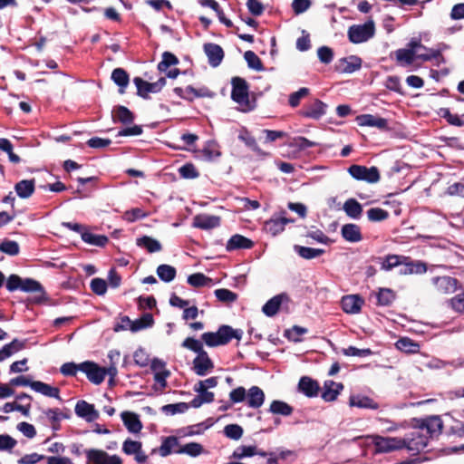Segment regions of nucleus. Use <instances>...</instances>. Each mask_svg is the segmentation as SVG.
<instances>
[{
  "label": "nucleus",
  "mask_w": 464,
  "mask_h": 464,
  "mask_svg": "<svg viewBox=\"0 0 464 464\" xmlns=\"http://www.w3.org/2000/svg\"><path fill=\"white\" fill-rule=\"evenodd\" d=\"M243 332L239 329H233L228 325H222L217 332H207L201 335L202 341L209 347L225 345L233 338L240 340Z\"/></svg>",
  "instance_id": "1"
},
{
  "label": "nucleus",
  "mask_w": 464,
  "mask_h": 464,
  "mask_svg": "<svg viewBox=\"0 0 464 464\" xmlns=\"http://www.w3.org/2000/svg\"><path fill=\"white\" fill-rule=\"evenodd\" d=\"M231 98L243 111L251 109L249 102V86L246 81L240 77H234L231 81Z\"/></svg>",
  "instance_id": "2"
},
{
  "label": "nucleus",
  "mask_w": 464,
  "mask_h": 464,
  "mask_svg": "<svg viewBox=\"0 0 464 464\" xmlns=\"http://www.w3.org/2000/svg\"><path fill=\"white\" fill-rule=\"evenodd\" d=\"M5 287L10 292L21 290L24 292H39L44 294L43 287L39 282L31 278L23 279L17 275H11L6 279Z\"/></svg>",
  "instance_id": "3"
},
{
  "label": "nucleus",
  "mask_w": 464,
  "mask_h": 464,
  "mask_svg": "<svg viewBox=\"0 0 464 464\" xmlns=\"http://www.w3.org/2000/svg\"><path fill=\"white\" fill-rule=\"evenodd\" d=\"M395 56L399 64L401 66H407L411 65L416 59H420L422 61L437 59L440 56V52L439 50H429V53L415 54L411 50L401 48L395 52Z\"/></svg>",
  "instance_id": "4"
},
{
  "label": "nucleus",
  "mask_w": 464,
  "mask_h": 464,
  "mask_svg": "<svg viewBox=\"0 0 464 464\" xmlns=\"http://www.w3.org/2000/svg\"><path fill=\"white\" fill-rule=\"evenodd\" d=\"M375 26L373 21L370 20L363 24L352 25L348 29V38L353 44H361L373 37Z\"/></svg>",
  "instance_id": "5"
},
{
  "label": "nucleus",
  "mask_w": 464,
  "mask_h": 464,
  "mask_svg": "<svg viewBox=\"0 0 464 464\" xmlns=\"http://www.w3.org/2000/svg\"><path fill=\"white\" fill-rule=\"evenodd\" d=\"M376 453H388L404 449L405 440L398 437H382L375 435L372 437Z\"/></svg>",
  "instance_id": "6"
},
{
  "label": "nucleus",
  "mask_w": 464,
  "mask_h": 464,
  "mask_svg": "<svg viewBox=\"0 0 464 464\" xmlns=\"http://www.w3.org/2000/svg\"><path fill=\"white\" fill-rule=\"evenodd\" d=\"M349 174L357 180L376 183L380 180L379 169L376 167L367 168L361 165H352L348 169Z\"/></svg>",
  "instance_id": "7"
},
{
  "label": "nucleus",
  "mask_w": 464,
  "mask_h": 464,
  "mask_svg": "<svg viewBox=\"0 0 464 464\" xmlns=\"http://www.w3.org/2000/svg\"><path fill=\"white\" fill-rule=\"evenodd\" d=\"M87 464H122L121 459L117 455H109L102 450L90 449L84 451Z\"/></svg>",
  "instance_id": "8"
},
{
  "label": "nucleus",
  "mask_w": 464,
  "mask_h": 464,
  "mask_svg": "<svg viewBox=\"0 0 464 464\" xmlns=\"http://www.w3.org/2000/svg\"><path fill=\"white\" fill-rule=\"evenodd\" d=\"M122 452L128 456H133L139 464H144L148 461V456L142 450V443L139 440L126 439L122 443Z\"/></svg>",
  "instance_id": "9"
},
{
  "label": "nucleus",
  "mask_w": 464,
  "mask_h": 464,
  "mask_svg": "<svg viewBox=\"0 0 464 464\" xmlns=\"http://www.w3.org/2000/svg\"><path fill=\"white\" fill-rule=\"evenodd\" d=\"M405 440V447L409 451L419 452L424 450L429 441V436L425 434L420 429L412 431L409 436L403 438Z\"/></svg>",
  "instance_id": "10"
},
{
  "label": "nucleus",
  "mask_w": 464,
  "mask_h": 464,
  "mask_svg": "<svg viewBox=\"0 0 464 464\" xmlns=\"http://www.w3.org/2000/svg\"><path fill=\"white\" fill-rule=\"evenodd\" d=\"M133 82L137 87V93L142 98H148L149 94L159 92L166 84L165 78H160L155 82H148L140 77H135Z\"/></svg>",
  "instance_id": "11"
},
{
  "label": "nucleus",
  "mask_w": 464,
  "mask_h": 464,
  "mask_svg": "<svg viewBox=\"0 0 464 464\" xmlns=\"http://www.w3.org/2000/svg\"><path fill=\"white\" fill-rule=\"evenodd\" d=\"M81 372H84L88 380L94 384H101L106 376V368L89 361L82 362Z\"/></svg>",
  "instance_id": "12"
},
{
  "label": "nucleus",
  "mask_w": 464,
  "mask_h": 464,
  "mask_svg": "<svg viewBox=\"0 0 464 464\" xmlns=\"http://www.w3.org/2000/svg\"><path fill=\"white\" fill-rule=\"evenodd\" d=\"M431 283L436 291L441 295L452 294L459 288V281L448 276L432 277Z\"/></svg>",
  "instance_id": "13"
},
{
  "label": "nucleus",
  "mask_w": 464,
  "mask_h": 464,
  "mask_svg": "<svg viewBox=\"0 0 464 464\" xmlns=\"http://www.w3.org/2000/svg\"><path fill=\"white\" fill-rule=\"evenodd\" d=\"M214 368V363L206 351L198 353L193 360V371L198 376H205Z\"/></svg>",
  "instance_id": "14"
},
{
  "label": "nucleus",
  "mask_w": 464,
  "mask_h": 464,
  "mask_svg": "<svg viewBox=\"0 0 464 464\" xmlns=\"http://www.w3.org/2000/svg\"><path fill=\"white\" fill-rule=\"evenodd\" d=\"M427 272V265L420 260H412L407 256V261L401 262L399 274L401 276L422 275Z\"/></svg>",
  "instance_id": "15"
},
{
  "label": "nucleus",
  "mask_w": 464,
  "mask_h": 464,
  "mask_svg": "<svg viewBox=\"0 0 464 464\" xmlns=\"http://www.w3.org/2000/svg\"><path fill=\"white\" fill-rule=\"evenodd\" d=\"M362 59L356 55H350L348 57H344L339 59L335 68L336 71L341 73H353L362 67Z\"/></svg>",
  "instance_id": "16"
},
{
  "label": "nucleus",
  "mask_w": 464,
  "mask_h": 464,
  "mask_svg": "<svg viewBox=\"0 0 464 464\" xmlns=\"http://www.w3.org/2000/svg\"><path fill=\"white\" fill-rule=\"evenodd\" d=\"M356 121L360 126L373 127L381 130H389L388 121L376 115L362 114L357 116Z\"/></svg>",
  "instance_id": "17"
},
{
  "label": "nucleus",
  "mask_w": 464,
  "mask_h": 464,
  "mask_svg": "<svg viewBox=\"0 0 464 464\" xmlns=\"http://www.w3.org/2000/svg\"><path fill=\"white\" fill-rule=\"evenodd\" d=\"M363 304L364 300L358 295H345L341 300L343 310L351 314H359Z\"/></svg>",
  "instance_id": "18"
},
{
  "label": "nucleus",
  "mask_w": 464,
  "mask_h": 464,
  "mask_svg": "<svg viewBox=\"0 0 464 464\" xmlns=\"http://www.w3.org/2000/svg\"><path fill=\"white\" fill-rule=\"evenodd\" d=\"M220 225V218L218 216L209 214H198L193 218V227L204 230L218 227Z\"/></svg>",
  "instance_id": "19"
},
{
  "label": "nucleus",
  "mask_w": 464,
  "mask_h": 464,
  "mask_svg": "<svg viewBox=\"0 0 464 464\" xmlns=\"http://www.w3.org/2000/svg\"><path fill=\"white\" fill-rule=\"evenodd\" d=\"M74 411L77 416L85 419L87 421H93L99 418V413L94 406L85 401H79Z\"/></svg>",
  "instance_id": "20"
},
{
  "label": "nucleus",
  "mask_w": 464,
  "mask_h": 464,
  "mask_svg": "<svg viewBox=\"0 0 464 464\" xmlns=\"http://www.w3.org/2000/svg\"><path fill=\"white\" fill-rule=\"evenodd\" d=\"M179 448L178 438L174 436L165 437L159 449H153L151 454L159 452L161 457H167L171 453H176V450Z\"/></svg>",
  "instance_id": "21"
},
{
  "label": "nucleus",
  "mask_w": 464,
  "mask_h": 464,
  "mask_svg": "<svg viewBox=\"0 0 464 464\" xmlns=\"http://www.w3.org/2000/svg\"><path fill=\"white\" fill-rule=\"evenodd\" d=\"M343 389V385L341 382H335L331 380L325 381L321 395L322 399L325 401H334L337 399Z\"/></svg>",
  "instance_id": "22"
},
{
  "label": "nucleus",
  "mask_w": 464,
  "mask_h": 464,
  "mask_svg": "<svg viewBox=\"0 0 464 464\" xmlns=\"http://www.w3.org/2000/svg\"><path fill=\"white\" fill-rule=\"evenodd\" d=\"M204 51L211 66L217 67L221 63L224 58V52L219 45L216 44H206L204 45Z\"/></svg>",
  "instance_id": "23"
},
{
  "label": "nucleus",
  "mask_w": 464,
  "mask_h": 464,
  "mask_svg": "<svg viewBox=\"0 0 464 464\" xmlns=\"http://www.w3.org/2000/svg\"><path fill=\"white\" fill-rule=\"evenodd\" d=\"M298 389L305 396L313 398L318 395L320 387L316 381L308 376H304L299 381Z\"/></svg>",
  "instance_id": "24"
},
{
  "label": "nucleus",
  "mask_w": 464,
  "mask_h": 464,
  "mask_svg": "<svg viewBox=\"0 0 464 464\" xmlns=\"http://www.w3.org/2000/svg\"><path fill=\"white\" fill-rule=\"evenodd\" d=\"M325 103L319 100H315L313 103L302 110L301 115L305 118L318 120L325 114Z\"/></svg>",
  "instance_id": "25"
},
{
  "label": "nucleus",
  "mask_w": 464,
  "mask_h": 464,
  "mask_svg": "<svg viewBox=\"0 0 464 464\" xmlns=\"http://www.w3.org/2000/svg\"><path fill=\"white\" fill-rule=\"evenodd\" d=\"M121 416L125 427L130 432L139 433L141 430L142 423L136 413L123 411Z\"/></svg>",
  "instance_id": "26"
},
{
  "label": "nucleus",
  "mask_w": 464,
  "mask_h": 464,
  "mask_svg": "<svg viewBox=\"0 0 464 464\" xmlns=\"http://www.w3.org/2000/svg\"><path fill=\"white\" fill-rule=\"evenodd\" d=\"M32 390L39 392L46 397L61 400L60 390L57 387L51 386L40 381H33L31 384Z\"/></svg>",
  "instance_id": "27"
},
{
  "label": "nucleus",
  "mask_w": 464,
  "mask_h": 464,
  "mask_svg": "<svg viewBox=\"0 0 464 464\" xmlns=\"http://www.w3.org/2000/svg\"><path fill=\"white\" fill-rule=\"evenodd\" d=\"M253 246V242L242 236V235H239V234H236L234 236H232L230 237V239L227 241V245H226V249L227 251H233V250H236V249H248V248H251Z\"/></svg>",
  "instance_id": "28"
},
{
  "label": "nucleus",
  "mask_w": 464,
  "mask_h": 464,
  "mask_svg": "<svg viewBox=\"0 0 464 464\" xmlns=\"http://www.w3.org/2000/svg\"><path fill=\"white\" fill-rule=\"evenodd\" d=\"M247 405L250 408H260L265 401V393L257 386H252L247 392Z\"/></svg>",
  "instance_id": "29"
},
{
  "label": "nucleus",
  "mask_w": 464,
  "mask_h": 464,
  "mask_svg": "<svg viewBox=\"0 0 464 464\" xmlns=\"http://www.w3.org/2000/svg\"><path fill=\"white\" fill-rule=\"evenodd\" d=\"M341 233L343 237L348 242H359L362 239L361 228L355 224H345L342 227Z\"/></svg>",
  "instance_id": "30"
},
{
  "label": "nucleus",
  "mask_w": 464,
  "mask_h": 464,
  "mask_svg": "<svg viewBox=\"0 0 464 464\" xmlns=\"http://www.w3.org/2000/svg\"><path fill=\"white\" fill-rule=\"evenodd\" d=\"M349 405L351 407L372 410H376L379 407L376 401L364 395H352L349 399Z\"/></svg>",
  "instance_id": "31"
},
{
  "label": "nucleus",
  "mask_w": 464,
  "mask_h": 464,
  "mask_svg": "<svg viewBox=\"0 0 464 464\" xmlns=\"http://www.w3.org/2000/svg\"><path fill=\"white\" fill-rule=\"evenodd\" d=\"M293 222L285 218H271L265 223V229L272 236H276L283 232L286 224Z\"/></svg>",
  "instance_id": "32"
},
{
  "label": "nucleus",
  "mask_w": 464,
  "mask_h": 464,
  "mask_svg": "<svg viewBox=\"0 0 464 464\" xmlns=\"http://www.w3.org/2000/svg\"><path fill=\"white\" fill-rule=\"evenodd\" d=\"M420 429L427 434V436H432L433 434L440 432L442 429V421L437 416L430 417L422 422Z\"/></svg>",
  "instance_id": "33"
},
{
  "label": "nucleus",
  "mask_w": 464,
  "mask_h": 464,
  "mask_svg": "<svg viewBox=\"0 0 464 464\" xmlns=\"http://www.w3.org/2000/svg\"><path fill=\"white\" fill-rule=\"evenodd\" d=\"M407 261L406 256L401 255H387L380 258L381 269L383 271H391L401 266V262Z\"/></svg>",
  "instance_id": "34"
},
{
  "label": "nucleus",
  "mask_w": 464,
  "mask_h": 464,
  "mask_svg": "<svg viewBox=\"0 0 464 464\" xmlns=\"http://www.w3.org/2000/svg\"><path fill=\"white\" fill-rule=\"evenodd\" d=\"M34 179H23L15 184L14 190L19 198H28L34 192Z\"/></svg>",
  "instance_id": "35"
},
{
  "label": "nucleus",
  "mask_w": 464,
  "mask_h": 464,
  "mask_svg": "<svg viewBox=\"0 0 464 464\" xmlns=\"http://www.w3.org/2000/svg\"><path fill=\"white\" fill-rule=\"evenodd\" d=\"M287 300L285 295H277L268 300L263 306L262 311L267 316H274L279 310L283 301Z\"/></svg>",
  "instance_id": "36"
},
{
  "label": "nucleus",
  "mask_w": 464,
  "mask_h": 464,
  "mask_svg": "<svg viewBox=\"0 0 464 464\" xmlns=\"http://www.w3.org/2000/svg\"><path fill=\"white\" fill-rule=\"evenodd\" d=\"M343 209L349 218L353 219H359L362 214V205L354 198L347 199Z\"/></svg>",
  "instance_id": "37"
},
{
  "label": "nucleus",
  "mask_w": 464,
  "mask_h": 464,
  "mask_svg": "<svg viewBox=\"0 0 464 464\" xmlns=\"http://www.w3.org/2000/svg\"><path fill=\"white\" fill-rule=\"evenodd\" d=\"M395 346L398 350L405 353H418L420 352V344L409 337H401L396 343Z\"/></svg>",
  "instance_id": "38"
},
{
  "label": "nucleus",
  "mask_w": 464,
  "mask_h": 464,
  "mask_svg": "<svg viewBox=\"0 0 464 464\" xmlns=\"http://www.w3.org/2000/svg\"><path fill=\"white\" fill-rule=\"evenodd\" d=\"M255 455H260L262 457H266V453L264 451L258 450L256 446H252V445L251 446H239L234 450L232 457L234 459H244L246 457H252Z\"/></svg>",
  "instance_id": "39"
},
{
  "label": "nucleus",
  "mask_w": 464,
  "mask_h": 464,
  "mask_svg": "<svg viewBox=\"0 0 464 464\" xmlns=\"http://www.w3.org/2000/svg\"><path fill=\"white\" fill-rule=\"evenodd\" d=\"M132 112L125 106H117L112 111V119L114 121H120L128 124L133 121Z\"/></svg>",
  "instance_id": "40"
},
{
  "label": "nucleus",
  "mask_w": 464,
  "mask_h": 464,
  "mask_svg": "<svg viewBox=\"0 0 464 464\" xmlns=\"http://www.w3.org/2000/svg\"><path fill=\"white\" fill-rule=\"evenodd\" d=\"M136 244L138 246L147 249L149 253L159 252L162 248L161 244L158 240L148 236L137 238Z\"/></svg>",
  "instance_id": "41"
},
{
  "label": "nucleus",
  "mask_w": 464,
  "mask_h": 464,
  "mask_svg": "<svg viewBox=\"0 0 464 464\" xmlns=\"http://www.w3.org/2000/svg\"><path fill=\"white\" fill-rule=\"evenodd\" d=\"M111 79L120 87V92L124 93L130 80L126 71L121 68L114 69L111 72Z\"/></svg>",
  "instance_id": "42"
},
{
  "label": "nucleus",
  "mask_w": 464,
  "mask_h": 464,
  "mask_svg": "<svg viewBox=\"0 0 464 464\" xmlns=\"http://www.w3.org/2000/svg\"><path fill=\"white\" fill-rule=\"evenodd\" d=\"M204 452V449L201 444L198 442H190L187 443L183 446H180L178 450H176L177 454H186L190 457H198Z\"/></svg>",
  "instance_id": "43"
},
{
  "label": "nucleus",
  "mask_w": 464,
  "mask_h": 464,
  "mask_svg": "<svg viewBox=\"0 0 464 464\" xmlns=\"http://www.w3.org/2000/svg\"><path fill=\"white\" fill-rule=\"evenodd\" d=\"M154 323L153 316L151 314H145L140 318L131 321L130 331L135 333L145 328L152 326Z\"/></svg>",
  "instance_id": "44"
},
{
  "label": "nucleus",
  "mask_w": 464,
  "mask_h": 464,
  "mask_svg": "<svg viewBox=\"0 0 464 464\" xmlns=\"http://www.w3.org/2000/svg\"><path fill=\"white\" fill-rule=\"evenodd\" d=\"M24 342L14 339L10 343L2 347V360L8 358L24 348Z\"/></svg>",
  "instance_id": "45"
},
{
  "label": "nucleus",
  "mask_w": 464,
  "mask_h": 464,
  "mask_svg": "<svg viewBox=\"0 0 464 464\" xmlns=\"http://www.w3.org/2000/svg\"><path fill=\"white\" fill-rule=\"evenodd\" d=\"M295 251L304 259H313L324 253V250L321 248H313L302 246H295Z\"/></svg>",
  "instance_id": "46"
},
{
  "label": "nucleus",
  "mask_w": 464,
  "mask_h": 464,
  "mask_svg": "<svg viewBox=\"0 0 464 464\" xmlns=\"http://www.w3.org/2000/svg\"><path fill=\"white\" fill-rule=\"evenodd\" d=\"M269 411L273 414L289 416L293 412V408L283 401L276 400L271 402Z\"/></svg>",
  "instance_id": "47"
},
{
  "label": "nucleus",
  "mask_w": 464,
  "mask_h": 464,
  "mask_svg": "<svg viewBox=\"0 0 464 464\" xmlns=\"http://www.w3.org/2000/svg\"><path fill=\"white\" fill-rule=\"evenodd\" d=\"M82 239L90 245L103 246L108 242L106 236L95 235L88 231L82 232Z\"/></svg>",
  "instance_id": "48"
},
{
  "label": "nucleus",
  "mask_w": 464,
  "mask_h": 464,
  "mask_svg": "<svg viewBox=\"0 0 464 464\" xmlns=\"http://www.w3.org/2000/svg\"><path fill=\"white\" fill-rule=\"evenodd\" d=\"M31 404L30 401H28L26 404H19L17 401L13 402H6L2 410L5 413L12 412L14 411H20L23 415L28 416L30 412Z\"/></svg>",
  "instance_id": "49"
},
{
  "label": "nucleus",
  "mask_w": 464,
  "mask_h": 464,
  "mask_svg": "<svg viewBox=\"0 0 464 464\" xmlns=\"http://www.w3.org/2000/svg\"><path fill=\"white\" fill-rule=\"evenodd\" d=\"M238 139L242 140L247 147H249L252 150H254L258 155H266L262 150L258 147L256 140L254 137L250 135V133L244 130H242L239 135Z\"/></svg>",
  "instance_id": "50"
},
{
  "label": "nucleus",
  "mask_w": 464,
  "mask_h": 464,
  "mask_svg": "<svg viewBox=\"0 0 464 464\" xmlns=\"http://www.w3.org/2000/svg\"><path fill=\"white\" fill-rule=\"evenodd\" d=\"M157 275L162 281L169 283L175 278L176 269L169 265H160L157 268Z\"/></svg>",
  "instance_id": "51"
},
{
  "label": "nucleus",
  "mask_w": 464,
  "mask_h": 464,
  "mask_svg": "<svg viewBox=\"0 0 464 464\" xmlns=\"http://www.w3.org/2000/svg\"><path fill=\"white\" fill-rule=\"evenodd\" d=\"M244 58L249 68L257 72L264 70L261 59L253 51H246L244 53Z\"/></svg>",
  "instance_id": "52"
},
{
  "label": "nucleus",
  "mask_w": 464,
  "mask_h": 464,
  "mask_svg": "<svg viewBox=\"0 0 464 464\" xmlns=\"http://www.w3.org/2000/svg\"><path fill=\"white\" fill-rule=\"evenodd\" d=\"M2 151L7 154L11 163L19 164L21 162V158L14 151V146L9 140L2 138Z\"/></svg>",
  "instance_id": "53"
},
{
  "label": "nucleus",
  "mask_w": 464,
  "mask_h": 464,
  "mask_svg": "<svg viewBox=\"0 0 464 464\" xmlns=\"http://www.w3.org/2000/svg\"><path fill=\"white\" fill-rule=\"evenodd\" d=\"M395 293L390 288H381L377 294L380 305H390L395 299Z\"/></svg>",
  "instance_id": "54"
},
{
  "label": "nucleus",
  "mask_w": 464,
  "mask_h": 464,
  "mask_svg": "<svg viewBox=\"0 0 464 464\" xmlns=\"http://www.w3.org/2000/svg\"><path fill=\"white\" fill-rule=\"evenodd\" d=\"M215 296L218 301L226 304L233 303L237 300V295L228 289L220 288L215 291Z\"/></svg>",
  "instance_id": "55"
},
{
  "label": "nucleus",
  "mask_w": 464,
  "mask_h": 464,
  "mask_svg": "<svg viewBox=\"0 0 464 464\" xmlns=\"http://www.w3.org/2000/svg\"><path fill=\"white\" fill-rule=\"evenodd\" d=\"M20 252L19 244L7 238L2 239V253L9 256H17Z\"/></svg>",
  "instance_id": "56"
},
{
  "label": "nucleus",
  "mask_w": 464,
  "mask_h": 464,
  "mask_svg": "<svg viewBox=\"0 0 464 464\" xmlns=\"http://www.w3.org/2000/svg\"><path fill=\"white\" fill-rule=\"evenodd\" d=\"M179 63L178 58L170 53H164L162 55V61L159 63L158 69L160 72H167V70L171 66L175 65Z\"/></svg>",
  "instance_id": "57"
},
{
  "label": "nucleus",
  "mask_w": 464,
  "mask_h": 464,
  "mask_svg": "<svg viewBox=\"0 0 464 464\" xmlns=\"http://www.w3.org/2000/svg\"><path fill=\"white\" fill-rule=\"evenodd\" d=\"M367 217L370 221L378 222L388 218L389 213L380 208H372L367 211Z\"/></svg>",
  "instance_id": "58"
},
{
  "label": "nucleus",
  "mask_w": 464,
  "mask_h": 464,
  "mask_svg": "<svg viewBox=\"0 0 464 464\" xmlns=\"http://www.w3.org/2000/svg\"><path fill=\"white\" fill-rule=\"evenodd\" d=\"M210 282L211 279L201 273H196L188 277V283L194 287L204 286Z\"/></svg>",
  "instance_id": "59"
},
{
  "label": "nucleus",
  "mask_w": 464,
  "mask_h": 464,
  "mask_svg": "<svg viewBox=\"0 0 464 464\" xmlns=\"http://www.w3.org/2000/svg\"><path fill=\"white\" fill-rule=\"evenodd\" d=\"M224 434L229 439L237 440L243 435V429L237 424H228L224 428Z\"/></svg>",
  "instance_id": "60"
},
{
  "label": "nucleus",
  "mask_w": 464,
  "mask_h": 464,
  "mask_svg": "<svg viewBox=\"0 0 464 464\" xmlns=\"http://www.w3.org/2000/svg\"><path fill=\"white\" fill-rule=\"evenodd\" d=\"M189 408V405L186 402H179L175 404H167L163 406L162 410L166 413H169L174 415L176 413H183L187 411Z\"/></svg>",
  "instance_id": "61"
},
{
  "label": "nucleus",
  "mask_w": 464,
  "mask_h": 464,
  "mask_svg": "<svg viewBox=\"0 0 464 464\" xmlns=\"http://www.w3.org/2000/svg\"><path fill=\"white\" fill-rule=\"evenodd\" d=\"M90 286L92 291L98 295H103L107 291V283L102 278H93L91 281Z\"/></svg>",
  "instance_id": "62"
},
{
  "label": "nucleus",
  "mask_w": 464,
  "mask_h": 464,
  "mask_svg": "<svg viewBox=\"0 0 464 464\" xmlns=\"http://www.w3.org/2000/svg\"><path fill=\"white\" fill-rule=\"evenodd\" d=\"M182 347L193 351L198 354L204 351L202 343L192 337L186 338L182 343Z\"/></svg>",
  "instance_id": "63"
},
{
  "label": "nucleus",
  "mask_w": 464,
  "mask_h": 464,
  "mask_svg": "<svg viewBox=\"0 0 464 464\" xmlns=\"http://www.w3.org/2000/svg\"><path fill=\"white\" fill-rule=\"evenodd\" d=\"M451 308L458 313H464V291L449 301Z\"/></svg>",
  "instance_id": "64"
}]
</instances>
